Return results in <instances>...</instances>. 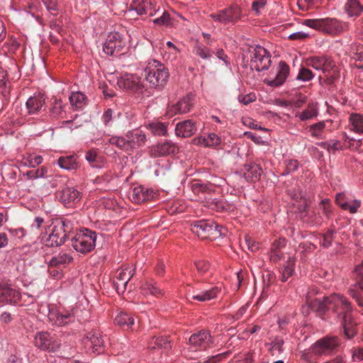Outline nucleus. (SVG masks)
Wrapping results in <instances>:
<instances>
[{
	"label": "nucleus",
	"instance_id": "obj_1",
	"mask_svg": "<svg viewBox=\"0 0 363 363\" xmlns=\"http://www.w3.org/2000/svg\"><path fill=\"white\" fill-rule=\"evenodd\" d=\"M308 66L324 74V81L328 84H332L339 78V72L331 57L328 55L312 56L306 59Z\"/></svg>",
	"mask_w": 363,
	"mask_h": 363
},
{
	"label": "nucleus",
	"instance_id": "obj_2",
	"mask_svg": "<svg viewBox=\"0 0 363 363\" xmlns=\"http://www.w3.org/2000/svg\"><path fill=\"white\" fill-rule=\"evenodd\" d=\"M143 75L150 86L155 89L163 88L169 76L165 66L155 60L147 62L143 70Z\"/></svg>",
	"mask_w": 363,
	"mask_h": 363
},
{
	"label": "nucleus",
	"instance_id": "obj_3",
	"mask_svg": "<svg viewBox=\"0 0 363 363\" xmlns=\"http://www.w3.org/2000/svg\"><path fill=\"white\" fill-rule=\"evenodd\" d=\"M303 25L330 35H336L343 31L342 23L334 18L306 19Z\"/></svg>",
	"mask_w": 363,
	"mask_h": 363
},
{
	"label": "nucleus",
	"instance_id": "obj_4",
	"mask_svg": "<svg viewBox=\"0 0 363 363\" xmlns=\"http://www.w3.org/2000/svg\"><path fill=\"white\" fill-rule=\"evenodd\" d=\"M191 231L201 239L216 240L224 233L223 227H220L213 220H200L191 224Z\"/></svg>",
	"mask_w": 363,
	"mask_h": 363
},
{
	"label": "nucleus",
	"instance_id": "obj_5",
	"mask_svg": "<svg viewBox=\"0 0 363 363\" xmlns=\"http://www.w3.org/2000/svg\"><path fill=\"white\" fill-rule=\"evenodd\" d=\"M340 345V340L337 336L326 335L312 344L309 351L316 357L330 356L337 351Z\"/></svg>",
	"mask_w": 363,
	"mask_h": 363
},
{
	"label": "nucleus",
	"instance_id": "obj_6",
	"mask_svg": "<svg viewBox=\"0 0 363 363\" xmlns=\"http://www.w3.org/2000/svg\"><path fill=\"white\" fill-rule=\"evenodd\" d=\"M96 237L95 232L89 229H83L77 232L72 238V245L76 251L86 254L94 250Z\"/></svg>",
	"mask_w": 363,
	"mask_h": 363
},
{
	"label": "nucleus",
	"instance_id": "obj_7",
	"mask_svg": "<svg viewBox=\"0 0 363 363\" xmlns=\"http://www.w3.org/2000/svg\"><path fill=\"white\" fill-rule=\"evenodd\" d=\"M243 16L242 9L237 4H233L225 9L209 14L215 22L221 24H235Z\"/></svg>",
	"mask_w": 363,
	"mask_h": 363
},
{
	"label": "nucleus",
	"instance_id": "obj_8",
	"mask_svg": "<svg viewBox=\"0 0 363 363\" xmlns=\"http://www.w3.org/2000/svg\"><path fill=\"white\" fill-rule=\"evenodd\" d=\"M69 222L67 220H56L48 238L43 242L46 246L54 247L63 244L67 237Z\"/></svg>",
	"mask_w": 363,
	"mask_h": 363
},
{
	"label": "nucleus",
	"instance_id": "obj_9",
	"mask_svg": "<svg viewBox=\"0 0 363 363\" xmlns=\"http://www.w3.org/2000/svg\"><path fill=\"white\" fill-rule=\"evenodd\" d=\"M251 67L257 72L267 69L271 64L270 54L263 47L256 45L250 49Z\"/></svg>",
	"mask_w": 363,
	"mask_h": 363
},
{
	"label": "nucleus",
	"instance_id": "obj_10",
	"mask_svg": "<svg viewBox=\"0 0 363 363\" xmlns=\"http://www.w3.org/2000/svg\"><path fill=\"white\" fill-rule=\"evenodd\" d=\"M332 306L331 310L337 313L340 320L346 315L350 316L352 311L351 303L346 297L340 294H333L328 300Z\"/></svg>",
	"mask_w": 363,
	"mask_h": 363
},
{
	"label": "nucleus",
	"instance_id": "obj_11",
	"mask_svg": "<svg viewBox=\"0 0 363 363\" xmlns=\"http://www.w3.org/2000/svg\"><path fill=\"white\" fill-rule=\"evenodd\" d=\"M189 343L194 350H206L213 346V337L208 330H202L191 335Z\"/></svg>",
	"mask_w": 363,
	"mask_h": 363
},
{
	"label": "nucleus",
	"instance_id": "obj_12",
	"mask_svg": "<svg viewBox=\"0 0 363 363\" xmlns=\"http://www.w3.org/2000/svg\"><path fill=\"white\" fill-rule=\"evenodd\" d=\"M125 40L118 33H110L103 46V50L109 55L119 53L125 47Z\"/></svg>",
	"mask_w": 363,
	"mask_h": 363
},
{
	"label": "nucleus",
	"instance_id": "obj_13",
	"mask_svg": "<svg viewBox=\"0 0 363 363\" xmlns=\"http://www.w3.org/2000/svg\"><path fill=\"white\" fill-rule=\"evenodd\" d=\"M49 322L58 327L66 325L74 321V316L69 311H60L59 309L52 307L49 308L48 314Z\"/></svg>",
	"mask_w": 363,
	"mask_h": 363
},
{
	"label": "nucleus",
	"instance_id": "obj_14",
	"mask_svg": "<svg viewBox=\"0 0 363 363\" xmlns=\"http://www.w3.org/2000/svg\"><path fill=\"white\" fill-rule=\"evenodd\" d=\"M35 345L43 350L55 352L58 350L60 343L50 337L47 332L38 333L35 337Z\"/></svg>",
	"mask_w": 363,
	"mask_h": 363
},
{
	"label": "nucleus",
	"instance_id": "obj_15",
	"mask_svg": "<svg viewBox=\"0 0 363 363\" xmlns=\"http://www.w3.org/2000/svg\"><path fill=\"white\" fill-rule=\"evenodd\" d=\"M356 283L349 289V294L355 299L358 306L363 308V298L361 291H363V262L355 268Z\"/></svg>",
	"mask_w": 363,
	"mask_h": 363
},
{
	"label": "nucleus",
	"instance_id": "obj_16",
	"mask_svg": "<svg viewBox=\"0 0 363 363\" xmlns=\"http://www.w3.org/2000/svg\"><path fill=\"white\" fill-rule=\"evenodd\" d=\"M193 106V96L186 95L183 99L168 106L166 114L171 118L177 114H183L189 112Z\"/></svg>",
	"mask_w": 363,
	"mask_h": 363
},
{
	"label": "nucleus",
	"instance_id": "obj_17",
	"mask_svg": "<svg viewBox=\"0 0 363 363\" xmlns=\"http://www.w3.org/2000/svg\"><path fill=\"white\" fill-rule=\"evenodd\" d=\"M120 88L128 89L135 93H142L145 89L141 80L138 77L125 74L117 82Z\"/></svg>",
	"mask_w": 363,
	"mask_h": 363
},
{
	"label": "nucleus",
	"instance_id": "obj_18",
	"mask_svg": "<svg viewBox=\"0 0 363 363\" xmlns=\"http://www.w3.org/2000/svg\"><path fill=\"white\" fill-rule=\"evenodd\" d=\"M157 196V194L155 191L143 186H135L129 193L130 199L135 203L154 200Z\"/></svg>",
	"mask_w": 363,
	"mask_h": 363
},
{
	"label": "nucleus",
	"instance_id": "obj_19",
	"mask_svg": "<svg viewBox=\"0 0 363 363\" xmlns=\"http://www.w3.org/2000/svg\"><path fill=\"white\" fill-rule=\"evenodd\" d=\"M21 298L20 293L5 282H0V303H16Z\"/></svg>",
	"mask_w": 363,
	"mask_h": 363
},
{
	"label": "nucleus",
	"instance_id": "obj_20",
	"mask_svg": "<svg viewBox=\"0 0 363 363\" xmlns=\"http://www.w3.org/2000/svg\"><path fill=\"white\" fill-rule=\"evenodd\" d=\"M60 201L67 207L73 206L80 201V193L74 187L64 188L59 193Z\"/></svg>",
	"mask_w": 363,
	"mask_h": 363
},
{
	"label": "nucleus",
	"instance_id": "obj_21",
	"mask_svg": "<svg viewBox=\"0 0 363 363\" xmlns=\"http://www.w3.org/2000/svg\"><path fill=\"white\" fill-rule=\"evenodd\" d=\"M130 152L134 149L139 148L144 145L146 142V135L140 129H134L128 131L125 134Z\"/></svg>",
	"mask_w": 363,
	"mask_h": 363
},
{
	"label": "nucleus",
	"instance_id": "obj_22",
	"mask_svg": "<svg viewBox=\"0 0 363 363\" xmlns=\"http://www.w3.org/2000/svg\"><path fill=\"white\" fill-rule=\"evenodd\" d=\"M196 130V123L191 119L178 123L175 128L176 135L184 138L193 135Z\"/></svg>",
	"mask_w": 363,
	"mask_h": 363
},
{
	"label": "nucleus",
	"instance_id": "obj_23",
	"mask_svg": "<svg viewBox=\"0 0 363 363\" xmlns=\"http://www.w3.org/2000/svg\"><path fill=\"white\" fill-rule=\"evenodd\" d=\"M177 148L174 144L171 142H165L152 146L150 148V154L151 157H164L176 152Z\"/></svg>",
	"mask_w": 363,
	"mask_h": 363
},
{
	"label": "nucleus",
	"instance_id": "obj_24",
	"mask_svg": "<svg viewBox=\"0 0 363 363\" xmlns=\"http://www.w3.org/2000/svg\"><path fill=\"white\" fill-rule=\"evenodd\" d=\"M279 72L276 77L266 82L271 86H279L284 84L289 74V67L285 62H280L279 65Z\"/></svg>",
	"mask_w": 363,
	"mask_h": 363
},
{
	"label": "nucleus",
	"instance_id": "obj_25",
	"mask_svg": "<svg viewBox=\"0 0 363 363\" xmlns=\"http://www.w3.org/2000/svg\"><path fill=\"white\" fill-rule=\"evenodd\" d=\"M148 348L150 350L162 349L167 351L172 348V342L167 336H154L148 342Z\"/></svg>",
	"mask_w": 363,
	"mask_h": 363
},
{
	"label": "nucleus",
	"instance_id": "obj_26",
	"mask_svg": "<svg viewBox=\"0 0 363 363\" xmlns=\"http://www.w3.org/2000/svg\"><path fill=\"white\" fill-rule=\"evenodd\" d=\"M330 298V296L328 297H323V300L319 298L315 299L310 303V306L318 316H322L328 310H331L332 306L328 301Z\"/></svg>",
	"mask_w": 363,
	"mask_h": 363
},
{
	"label": "nucleus",
	"instance_id": "obj_27",
	"mask_svg": "<svg viewBox=\"0 0 363 363\" xmlns=\"http://www.w3.org/2000/svg\"><path fill=\"white\" fill-rule=\"evenodd\" d=\"M45 104L43 96L37 95L30 96L26 101V106L28 114L37 113Z\"/></svg>",
	"mask_w": 363,
	"mask_h": 363
},
{
	"label": "nucleus",
	"instance_id": "obj_28",
	"mask_svg": "<svg viewBox=\"0 0 363 363\" xmlns=\"http://www.w3.org/2000/svg\"><path fill=\"white\" fill-rule=\"evenodd\" d=\"M262 174V169L259 164H248L245 166L244 177L252 182L259 180Z\"/></svg>",
	"mask_w": 363,
	"mask_h": 363
},
{
	"label": "nucleus",
	"instance_id": "obj_29",
	"mask_svg": "<svg viewBox=\"0 0 363 363\" xmlns=\"http://www.w3.org/2000/svg\"><path fill=\"white\" fill-rule=\"evenodd\" d=\"M220 291V289L219 287L214 286L208 290L201 291L199 294H195L194 292L192 295V299L201 302L208 301L216 298Z\"/></svg>",
	"mask_w": 363,
	"mask_h": 363
},
{
	"label": "nucleus",
	"instance_id": "obj_30",
	"mask_svg": "<svg viewBox=\"0 0 363 363\" xmlns=\"http://www.w3.org/2000/svg\"><path fill=\"white\" fill-rule=\"evenodd\" d=\"M345 9L349 16L357 17L363 11V5L359 0H347Z\"/></svg>",
	"mask_w": 363,
	"mask_h": 363
},
{
	"label": "nucleus",
	"instance_id": "obj_31",
	"mask_svg": "<svg viewBox=\"0 0 363 363\" xmlns=\"http://www.w3.org/2000/svg\"><path fill=\"white\" fill-rule=\"evenodd\" d=\"M340 323L343 328L345 337L348 339L352 338L356 334V327L352 315H346L345 318H342Z\"/></svg>",
	"mask_w": 363,
	"mask_h": 363
},
{
	"label": "nucleus",
	"instance_id": "obj_32",
	"mask_svg": "<svg viewBox=\"0 0 363 363\" xmlns=\"http://www.w3.org/2000/svg\"><path fill=\"white\" fill-rule=\"evenodd\" d=\"M135 272V268L131 265L123 266L116 272L115 279L129 281Z\"/></svg>",
	"mask_w": 363,
	"mask_h": 363
},
{
	"label": "nucleus",
	"instance_id": "obj_33",
	"mask_svg": "<svg viewBox=\"0 0 363 363\" xmlns=\"http://www.w3.org/2000/svg\"><path fill=\"white\" fill-rule=\"evenodd\" d=\"M318 110L317 104L311 102L308 104L307 108L302 112L298 113V117L301 121H308L315 118L318 116Z\"/></svg>",
	"mask_w": 363,
	"mask_h": 363
},
{
	"label": "nucleus",
	"instance_id": "obj_34",
	"mask_svg": "<svg viewBox=\"0 0 363 363\" xmlns=\"http://www.w3.org/2000/svg\"><path fill=\"white\" fill-rule=\"evenodd\" d=\"M193 53L204 60H210L213 54V51L206 45L197 43L193 48Z\"/></svg>",
	"mask_w": 363,
	"mask_h": 363
},
{
	"label": "nucleus",
	"instance_id": "obj_35",
	"mask_svg": "<svg viewBox=\"0 0 363 363\" xmlns=\"http://www.w3.org/2000/svg\"><path fill=\"white\" fill-rule=\"evenodd\" d=\"M351 130L357 133H363V116L359 113H352L350 116Z\"/></svg>",
	"mask_w": 363,
	"mask_h": 363
},
{
	"label": "nucleus",
	"instance_id": "obj_36",
	"mask_svg": "<svg viewBox=\"0 0 363 363\" xmlns=\"http://www.w3.org/2000/svg\"><path fill=\"white\" fill-rule=\"evenodd\" d=\"M108 143L110 145H114L117 147L118 149L130 153V147L128 144L126 137H120V136H112L108 138Z\"/></svg>",
	"mask_w": 363,
	"mask_h": 363
},
{
	"label": "nucleus",
	"instance_id": "obj_37",
	"mask_svg": "<svg viewBox=\"0 0 363 363\" xmlns=\"http://www.w3.org/2000/svg\"><path fill=\"white\" fill-rule=\"evenodd\" d=\"M141 291L144 295L150 294L156 297L162 296V290L155 283L145 282L141 286Z\"/></svg>",
	"mask_w": 363,
	"mask_h": 363
},
{
	"label": "nucleus",
	"instance_id": "obj_38",
	"mask_svg": "<svg viewBox=\"0 0 363 363\" xmlns=\"http://www.w3.org/2000/svg\"><path fill=\"white\" fill-rule=\"evenodd\" d=\"M115 323L121 327L130 328L134 323V319L128 313L121 312L115 318Z\"/></svg>",
	"mask_w": 363,
	"mask_h": 363
},
{
	"label": "nucleus",
	"instance_id": "obj_39",
	"mask_svg": "<svg viewBox=\"0 0 363 363\" xmlns=\"http://www.w3.org/2000/svg\"><path fill=\"white\" fill-rule=\"evenodd\" d=\"M72 261V257L66 252L59 253L57 255L53 257L50 261L51 267H60L65 264L69 263Z\"/></svg>",
	"mask_w": 363,
	"mask_h": 363
},
{
	"label": "nucleus",
	"instance_id": "obj_40",
	"mask_svg": "<svg viewBox=\"0 0 363 363\" xmlns=\"http://www.w3.org/2000/svg\"><path fill=\"white\" fill-rule=\"evenodd\" d=\"M58 164L66 169H76L78 167L76 159L72 155L60 157Z\"/></svg>",
	"mask_w": 363,
	"mask_h": 363
},
{
	"label": "nucleus",
	"instance_id": "obj_41",
	"mask_svg": "<svg viewBox=\"0 0 363 363\" xmlns=\"http://www.w3.org/2000/svg\"><path fill=\"white\" fill-rule=\"evenodd\" d=\"M295 259L294 257H289L286 262V265L284 266V269L281 272V280L283 282L287 281V279L293 274L294 271Z\"/></svg>",
	"mask_w": 363,
	"mask_h": 363
},
{
	"label": "nucleus",
	"instance_id": "obj_42",
	"mask_svg": "<svg viewBox=\"0 0 363 363\" xmlns=\"http://www.w3.org/2000/svg\"><path fill=\"white\" fill-rule=\"evenodd\" d=\"M86 339L90 342L92 347L95 350H97L98 347L104 345V340L99 331L95 330L89 333L86 336Z\"/></svg>",
	"mask_w": 363,
	"mask_h": 363
},
{
	"label": "nucleus",
	"instance_id": "obj_43",
	"mask_svg": "<svg viewBox=\"0 0 363 363\" xmlns=\"http://www.w3.org/2000/svg\"><path fill=\"white\" fill-rule=\"evenodd\" d=\"M284 340L277 337L271 343L269 350L272 355L278 356L283 352Z\"/></svg>",
	"mask_w": 363,
	"mask_h": 363
},
{
	"label": "nucleus",
	"instance_id": "obj_44",
	"mask_svg": "<svg viewBox=\"0 0 363 363\" xmlns=\"http://www.w3.org/2000/svg\"><path fill=\"white\" fill-rule=\"evenodd\" d=\"M85 99V96L81 92H75L69 96V101L72 106L78 109L84 105Z\"/></svg>",
	"mask_w": 363,
	"mask_h": 363
},
{
	"label": "nucleus",
	"instance_id": "obj_45",
	"mask_svg": "<svg viewBox=\"0 0 363 363\" xmlns=\"http://www.w3.org/2000/svg\"><path fill=\"white\" fill-rule=\"evenodd\" d=\"M354 55L352 59L355 65L358 67H363V45H354L352 47Z\"/></svg>",
	"mask_w": 363,
	"mask_h": 363
},
{
	"label": "nucleus",
	"instance_id": "obj_46",
	"mask_svg": "<svg viewBox=\"0 0 363 363\" xmlns=\"http://www.w3.org/2000/svg\"><path fill=\"white\" fill-rule=\"evenodd\" d=\"M149 128L154 135H165L167 133L165 125L160 122L150 123Z\"/></svg>",
	"mask_w": 363,
	"mask_h": 363
},
{
	"label": "nucleus",
	"instance_id": "obj_47",
	"mask_svg": "<svg viewBox=\"0 0 363 363\" xmlns=\"http://www.w3.org/2000/svg\"><path fill=\"white\" fill-rule=\"evenodd\" d=\"M313 72L304 67H302L298 72L296 79L303 82H308L314 77Z\"/></svg>",
	"mask_w": 363,
	"mask_h": 363
},
{
	"label": "nucleus",
	"instance_id": "obj_48",
	"mask_svg": "<svg viewBox=\"0 0 363 363\" xmlns=\"http://www.w3.org/2000/svg\"><path fill=\"white\" fill-rule=\"evenodd\" d=\"M267 0H255L252 4V11L255 15L259 16L262 13L267 5Z\"/></svg>",
	"mask_w": 363,
	"mask_h": 363
},
{
	"label": "nucleus",
	"instance_id": "obj_49",
	"mask_svg": "<svg viewBox=\"0 0 363 363\" xmlns=\"http://www.w3.org/2000/svg\"><path fill=\"white\" fill-rule=\"evenodd\" d=\"M335 231L333 230H328L325 234H323L320 238V244L325 247H328L331 245L334 238Z\"/></svg>",
	"mask_w": 363,
	"mask_h": 363
},
{
	"label": "nucleus",
	"instance_id": "obj_50",
	"mask_svg": "<svg viewBox=\"0 0 363 363\" xmlns=\"http://www.w3.org/2000/svg\"><path fill=\"white\" fill-rule=\"evenodd\" d=\"M195 266L199 276H203L210 270V264L207 261H197L195 262Z\"/></svg>",
	"mask_w": 363,
	"mask_h": 363
},
{
	"label": "nucleus",
	"instance_id": "obj_51",
	"mask_svg": "<svg viewBox=\"0 0 363 363\" xmlns=\"http://www.w3.org/2000/svg\"><path fill=\"white\" fill-rule=\"evenodd\" d=\"M325 128V123L320 121L310 126V132L313 137L319 138L321 132Z\"/></svg>",
	"mask_w": 363,
	"mask_h": 363
},
{
	"label": "nucleus",
	"instance_id": "obj_52",
	"mask_svg": "<svg viewBox=\"0 0 363 363\" xmlns=\"http://www.w3.org/2000/svg\"><path fill=\"white\" fill-rule=\"evenodd\" d=\"M191 189L194 194L199 195L200 193H206L208 192L209 188L207 185L200 183L199 182H195L191 184Z\"/></svg>",
	"mask_w": 363,
	"mask_h": 363
},
{
	"label": "nucleus",
	"instance_id": "obj_53",
	"mask_svg": "<svg viewBox=\"0 0 363 363\" xmlns=\"http://www.w3.org/2000/svg\"><path fill=\"white\" fill-rule=\"evenodd\" d=\"M203 143L206 146H214L220 144V138L215 133H210L206 138H203Z\"/></svg>",
	"mask_w": 363,
	"mask_h": 363
},
{
	"label": "nucleus",
	"instance_id": "obj_54",
	"mask_svg": "<svg viewBox=\"0 0 363 363\" xmlns=\"http://www.w3.org/2000/svg\"><path fill=\"white\" fill-rule=\"evenodd\" d=\"M320 147L327 149L329 152L336 151L340 149V143L339 140H332L330 142H322L318 144Z\"/></svg>",
	"mask_w": 363,
	"mask_h": 363
},
{
	"label": "nucleus",
	"instance_id": "obj_55",
	"mask_svg": "<svg viewBox=\"0 0 363 363\" xmlns=\"http://www.w3.org/2000/svg\"><path fill=\"white\" fill-rule=\"evenodd\" d=\"M43 162V157L40 155H29L26 159L25 164L35 167Z\"/></svg>",
	"mask_w": 363,
	"mask_h": 363
},
{
	"label": "nucleus",
	"instance_id": "obj_56",
	"mask_svg": "<svg viewBox=\"0 0 363 363\" xmlns=\"http://www.w3.org/2000/svg\"><path fill=\"white\" fill-rule=\"evenodd\" d=\"M62 108H63V106H62V101H61V99H55V104L52 106V110H51L52 114H54L56 116H59L62 117V111H63Z\"/></svg>",
	"mask_w": 363,
	"mask_h": 363
},
{
	"label": "nucleus",
	"instance_id": "obj_57",
	"mask_svg": "<svg viewBox=\"0 0 363 363\" xmlns=\"http://www.w3.org/2000/svg\"><path fill=\"white\" fill-rule=\"evenodd\" d=\"M286 245V240L284 238H279L273 242L270 251L281 252L280 250Z\"/></svg>",
	"mask_w": 363,
	"mask_h": 363
},
{
	"label": "nucleus",
	"instance_id": "obj_58",
	"mask_svg": "<svg viewBox=\"0 0 363 363\" xmlns=\"http://www.w3.org/2000/svg\"><path fill=\"white\" fill-rule=\"evenodd\" d=\"M315 1V0H298L297 5L299 9L306 11L314 5Z\"/></svg>",
	"mask_w": 363,
	"mask_h": 363
},
{
	"label": "nucleus",
	"instance_id": "obj_59",
	"mask_svg": "<svg viewBox=\"0 0 363 363\" xmlns=\"http://www.w3.org/2000/svg\"><path fill=\"white\" fill-rule=\"evenodd\" d=\"M153 22L156 24L167 26L170 23L169 14L167 12L164 11L162 16L160 18H155Z\"/></svg>",
	"mask_w": 363,
	"mask_h": 363
},
{
	"label": "nucleus",
	"instance_id": "obj_60",
	"mask_svg": "<svg viewBox=\"0 0 363 363\" xmlns=\"http://www.w3.org/2000/svg\"><path fill=\"white\" fill-rule=\"evenodd\" d=\"M310 37L307 33L298 31L291 34L289 39L291 40H304Z\"/></svg>",
	"mask_w": 363,
	"mask_h": 363
},
{
	"label": "nucleus",
	"instance_id": "obj_61",
	"mask_svg": "<svg viewBox=\"0 0 363 363\" xmlns=\"http://www.w3.org/2000/svg\"><path fill=\"white\" fill-rule=\"evenodd\" d=\"M129 281H118L117 279H114L113 284L118 294L123 293L126 290L127 285Z\"/></svg>",
	"mask_w": 363,
	"mask_h": 363
},
{
	"label": "nucleus",
	"instance_id": "obj_62",
	"mask_svg": "<svg viewBox=\"0 0 363 363\" xmlns=\"http://www.w3.org/2000/svg\"><path fill=\"white\" fill-rule=\"evenodd\" d=\"M335 202L344 210L347 208V201H346V196L344 193H339L336 195Z\"/></svg>",
	"mask_w": 363,
	"mask_h": 363
},
{
	"label": "nucleus",
	"instance_id": "obj_63",
	"mask_svg": "<svg viewBox=\"0 0 363 363\" xmlns=\"http://www.w3.org/2000/svg\"><path fill=\"white\" fill-rule=\"evenodd\" d=\"M294 205L301 213H303L306 211V208L309 205V201L308 199L305 198L302 200L300 199V201H297L296 203H294Z\"/></svg>",
	"mask_w": 363,
	"mask_h": 363
},
{
	"label": "nucleus",
	"instance_id": "obj_64",
	"mask_svg": "<svg viewBox=\"0 0 363 363\" xmlns=\"http://www.w3.org/2000/svg\"><path fill=\"white\" fill-rule=\"evenodd\" d=\"M213 54H215L219 60H222L225 65H228V57L222 48L216 49L215 52L213 51Z\"/></svg>",
	"mask_w": 363,
	"mask_h": 363
}]
</instances>
